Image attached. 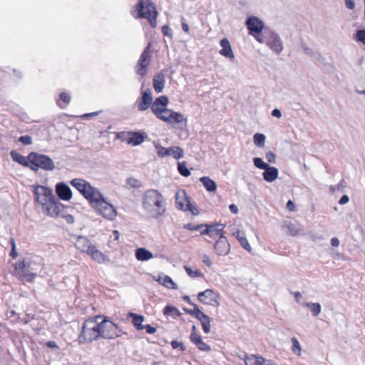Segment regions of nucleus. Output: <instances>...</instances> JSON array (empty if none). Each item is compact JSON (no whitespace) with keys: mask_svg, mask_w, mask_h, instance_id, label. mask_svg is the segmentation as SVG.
Instances as JSON below:
<instances>
[{"mask_svg":"<svg viewBox=\"0 0 365 365\" xmlns=\"http://www.w3.org/2000/svg\"><path fill=\"white\" fill-rule=\"evenodd\" d=\"M142 205L146 212L153 218L163 216L166 212L165 200L157 190H148L143 195Z\"/></svg>","mask_w":365,"mask_h":365,"instance_id":"f257e3e1","label":"nucleus"},{"mask_svg":"<svg viewBox=\"0 0 365 365\" xmlns=\"http://www.w3.org/2000/svg\"><path fill=\"white\" fill-rule=\"evenodd\" d=\"M96 213L105 220L113 221L118 215L116 207L108 202L99 191L89 202Z\"/></svg>","mask_w":365,"mask_h":365,"instance_id":"f03ea898","label":"nucleus"},{"mask_svg":"<svg viewBox=\"0 0 365 365\" xmlns=\"http://www.w3.org/2000/svg\"><path fill=\"white\" fill-rule=\"evenodd\" d=\"M101 316H96L84 322L81 334L79 336L80 341L91 342L98 340L101 337Z\"/></svg>","mask_w":365,"mask_h":365,"instance_id":"7ed1b4c3","label":"nucleus"},{"mask_svg":"<svg viewBox=\"0 0 365 365\" xmlns=\"http://www.w3.org/2000/svg\"><path fill=\"white\" fill-rule=\"evenodd\" d=\"M75 246L78 250L86 253L93 260L98 262H105L108 260V257L98 250L86 237H78L75 242Z\"/></svg>","mask_w":365,"mask_h":365,"instance_id":"20e7f679","label":"nucleus"},{"mask_svg":"<svg viewBox=\"0 0 365 365\" xmlns=\"http://www.w3.org/2000/svg\"><path fill=\"white\" fill-rule=\"evenodd\" d=\"M136 9L138 11L137 17L145 18L149 21L153 28L156 26L158 11L155 9V5L150 0H140L136 6Z\"/></svg>","mask_w":365,"mask_h":365,"instance_id":"39448f33","label":"nucleus"},{"mask_svg":"<svg viewBox=\"0 0 365 365\" xmlns=\"http://www.w3.org/2000/svg\"><path fill=\"white\" fill-rule=\"evenodd\" d=\"M28 160L30 163L31 169L34 171H37L39 168L51 171L55 168L52 159L45 155L31 153L28 155Z\"/></svg>","mask_w":365,"mask_h":365,"instance_id":"423d86ee","label":"nucleus"},{"mask_svg":"<svg viewBox=\"0 0 365 365\" xmlns=\"http://www.w3.org/2000/svg\"><path fill=\"white\" fill-rule=\"evenodd\" d=\"M261 43H266L273 51L279 54L283 49V45L279 36L272 31H264L262 35L256 36Z\"/></svg>","mask_w":365,"mask_h":365,"instance_id":"0eeeda50","label":"nucleus"},{"mask_svg":"<svg viewBox=\"0 0 365 365\" xmlns=\"http://www.w3.org/2000/svg\"><path fill=\"white\" fill-rule=\"evenodd\" d=\"M122 334V330L111 321L107 319L101 321V337L113 339L120 336Z\"/></svg>","mask_w":365,"mask_h":365,"instance_id":"6e6552de","label":"nucleus"},{"mask_svg":"<svg viewBox=\"0 0 365 365\" xmlns=\"http://www.w3.org/2000/svg\"><path fill=\"white\" fill-rule=\"evenodd\" d=\"M71 184L75 187L86 199L90 202L91 200L97 195L99 190L92 187L86 180L82 179H73L71 180Z\"/></svg>","mask_w":365,"mask_h":365,"instance_id":"1a4fd4ad","label":"nucleus"},{"mask_svg":"<svg viewBox=\"0 0 365 365\" xmlns=\"http://www.w3.org/2000/svg\"><path fill=\"white\" fill-rule=\"evenodd\" d=\"M150 43L146 46L143 52L141 53L138 63L135 66L136 73L141 76H145L148 72V68L151 61L152 51Z\"/></svg>","mask_w":365,"mask_h":365,"instance_id":"9d476101","label":"nucleus"},{"mask_svg":"<svg viewBox=\"0 0 365 365\" xmlns=\"http://www.w3.org/2000/svg\"><path fill=\"white\" fill-rule=\"evenodd\" d=\"M41 210L47 216L51 217H63V205L58 202L55 197L42 205Z\"/></svg>","mask_w":365,"mask_h":365,"instance_id":"9b49d317","label":"nucleus"},{"mask_svg":"<svg viewBox=\"0 0 365 365\" xmlns=\"http://www.w3.org/2000/svg\"><path fill=\"white\" fill-rule=\"evenodd\" d=\"M177 207L183 211H190L193 215H197V208L190 203L186 192L184 190L177 192L175 195Z\"/></svg>","mask_w":365,"mask_h":365,"instance_id":"f8f14e48","label":"nucleus"},{"mask_svg":"<svg viewBox=\"0 0 365 365\" xmlns=\"http://www.w3.org/2000/svg\"><path fill=\"white\" fill-rule=\"evenodd\" d=\"M34 193L36 201L41 206L54 197L52 189L41 185L34 186Z\"/></svg>","mask_w":365,"mask_h":365,"instance_id":"ddd939ff","label":"nucleus"},{"mask_svg":"<svg viewBox=\"0 0 365 365\" xmlns=\"http://www.w3.org/2000/svg\"><path fill=\"white\" fill-rule=\"evenodd\" d=\"M170 117V119L167 118V123L172 125L177 130H184L187 128V118L184 114L173 111Z\"/></svg>","mask_w":365,"mask_h":365,"instance_id":"4468645a","label":"nucleus"},{"mask_svg":"<svg viewBox=\"0 0 365 365\" xmlns=\"http://www.w3.org/2000/svg\"><path fill=\"white\" fill-rule=\"evenodd\" d=\"M198 299L203 304L213 307H219L218 295L212 289H206L198 294Z\"/></svg>","mask_w":365,"mask_h":365,"instance_id":"2eb2a0df","label":"nucleus"},{"mask_svg":"<svg viewBox=\"0 0 365 365\" xmlns=\"http://www.w3.org/2000/svg\"><path fill=\"white\" fill-rule=\"evenodd\" d=\"M169 103V99L165 96H160L155 98L151 105V110L156 118L167 108Z\"/></svg>","mask_w":365,"mask_h":365,"instance_id":"dca6fc26","label":"nucleus"},{"mask_svg":"<svg viewBox=\"0 0 365 365\" xmlns=\"http://www.w3.org/2000/svg\"><path fill=\"white\" fill-rule=\"evenodd\" d=\"M142 97L138 103V109L140 111L146 110L153 104V97L150 88L143 91Z\"/></svg>","mask_w":365,"mask_h":365,"instance_id":"f3484780","label":"nucleus"},{"mask_svg":"<svg viewBox=\"0 0 365 365\" xmlns=\"http://www.w3.org/2000/svg\"><path fill=\"white\" fill-rule=\"evenodd\" d=\"M56 192L60 199L68 201L72 197V191L64 182H58L56 185Z\"/></svg>","mask_w":365,"mask_h":365,"instance_id":"a211bd4d","label":"nucleus"},{"mask_svg":"<svg viewBox=\"0 0 365 365\" xmlns=\"http://www.w3.org/2000/svg\"><path fill=\"white\" fill-rule=\"evenodd\" d=\"M246 24L251 34L260 33L264 26L262 21L255 16L250 17L247 20Z\"/></svg>","mask_w":365,"mask_h":365,"instance_id":"6ab92c4d","label":"nucleus"},{"mask_svg":"<svg viewBox=\"0 0 365 365\" xmlns=\"http://www.w3.org/2000/svg\"><path fill=\"white\" fill-rule=\"evenodd\" d=\"M215 250L218 255L225 256L229 253L230 246L223 235H220L219 240L216 242Z\"/></svg>","mask_w":365,"mask_h":365,"instance_id":"aec40b11","label":"nucleus"},{"mask_svg":"<svg viewBox=\"0 0 365 365\" xmlns=\"http://www.w3.org/2000/svg\"><path fill=\"white\" fill-rule=\"evenodd\" d=\"M220 46L222 47L219 51L220 55L229 59H234L235 54L232 51L230 41L227 38H224L220 41Z\"/></svg>","mask_w":365,"mask_h":365,"instance_id":"412c9836","label":"nucleus"},{"mask_svg":"<svg viewBox=\"0 0 365 365\" xmlns=\"http://www.w3.org/2000/svg\"><path fill=\"white\" fill-rule=\"evenodd\" d=\"M155 281L169 289H176L177 284L168 275H153Z\"/></svg>","mask_w":365,"mask_h":365,"instance_id":"4be33fe9","label":"nucleus"},{"mask_svg":"<svg viewBox=\"0 0 365 365\" xmlns=\"http://www.w3.org/2000/svg\"><path fill=\"white\" fill-rule=\"evenodd\" d=\"M190 340L201 351H209L211 350L210 346H208L207 344H205L202 341V337L200 335H198L196 332H192L191 333V334H190Z\"/></svg>","mask_w":365,"mask_h":365,"instance_id":"5701e85b","label":"nucleus"},{"mask_svg":"<svg viewBox=\"0 0 365 365\" xmlns=\"http://www.w3.org/2000/svg\"><path fill=\"white\" fill-rule=\"evenodd\" d=\"M165 75L163 73H159L154 76L153 79V86L157 93L163 91L165 87Z\"/></svg>","mask_w":365,"mask_h":365,"instance_id":"b1692460","label":"nucleus"},{"mask_svg":"<svg viewBox=\"0 0 365 365\" xmlns=\"http://www.w3.org/2000/svg\"><path fill=\"white\" fill-rule=\"evenodd\" d=\"M205 227H206V228L200 231L201 235L208 234L211 237H213L214 235H222L221 232L224 226L222 224L212 226H207L205 225Z\"/></svg>","mask_w":365,"mask_h":365,"instance_id":"393cba45","label":"nucleus"},{"mask_svg":"<svg viewBox=\"0 0 365 365\" xmlns=\"http://www.w3.org/2000/svg\"><path fill=\"white\" fill-rule=\"evenodd\" d=\"M278 175V170L270 165H268V168H266L264 169V172L262 173L264 180L269 182H272L275 180L277 178Z\"/></svg>","mask_w":365,"mask_h":365,"instance_id":"a878e982","label":"nucleus"},{"mask_svg":"<svg viewBox=\"0 0 365 365\" xmlns=\"http://www.w3.org/2000/svg\"><path fill=\"white\" fill-rule=\"evenodd\" d=\"M233 236L238 240L242 247H244L249 252H251L252 247L250 245L242 231L240 230H237L235 232H233Z\"/></svg>","mask_w":365,"mask_h":365,"instance_id":"bb28decb","label":"nucleus"},{"mask_svg":"<svg viewBox=\"0 0 365 365\" xmlns=\"http://www.w3.org/2000/svg\"><path fill=\"white\" fill-rule=\"evenodd\" d=\"M301 306L307 308L313 317L318 316L322 311V307L319 303L303 302L301 303Z\"/></svg>","mask_w":365,"mask_h":365,"instance_id":"cd10ccee","label":"nucleus"},{"mask_svg":"<svg viewBox=\"0 0 365 365\" xmlns=\"http://www.w3.org/2000/svg\"><path fill=\"white\" fill-rule=\"evenodd\" d=\"M282 228L285 230L287 235L291 236H296L302 234V230L297 225L290 222H284L282 225Z\"/></svg>","mask_w":365,"mask_h":365,"instance_id":"c85d7f7f","label":"nucleus"},{"mask_svg":"<svg viewBox=\"0 0 365 365\" xmlns=\"http://www.w3.org/2000/svg\"><path fill=\"white\" fill-rule=\"evenodd\" d=\"M135 255L138 260L145 261L153 257V255L145 248H138L135 251Z\"/></svg>","mask_w":365,"mask_h":365,"instance_id":"c756f323","label":"nucleus"},{"mask_svg":"<svg viewBox=\"0 0 365 365\" xmlns=\"http://www.w3.org/2000/svg\"><path fill=\"white\" fill-rule=\"evenodd\" d=\"M128 316L132 319V322L136 329H144V325L142 324L143 322L144 321V317L143 315L130 312L129 313Z\"/></svg>","mask_w":365,"mask_h":365,"instance_id":"7c9ffc66","label":"nucleus"},{"mask_svg":"<svg viewBox=\"0 0 365 365\" xmlns=\"http://www.w3.org/2000/svg\"><path fill=\"white\" fill-rule=\"evenodd\" d=\"M200 181L202 183L207 191L210 192H215L217 190V185L214 180L209 177H202Z\"/></svg>","mask_w":365,"mask_h":365,"instance_id":"2f4dec72","label":"nucleus"},{"mask_svg":"<svg viewBox=\"0 0 365 365\" xmlns=\"http://www.w3.org/2000/svg\"><path fill=\"white\" fill-rule=\"evenodd\" d=\"M31 265V262L30 260L24 259L21 262L16 263L15 269L16 271H21L23 272H29L31 270L34 269L32 267L30 268Z\"/></svg>","mask_w":365,"mask_h":365,"instance_id":"473e14b6","label":"nucleus"},{"mask_svg":"<svg viewBox=\"0 0 365 365\" xmlns=\"http://www.w3.org/2000/svg\"><path fill=\"white\" fill-rule=\"evenodd\" d=\"M11 156L15 162H17L22 165L30 167V163L28 160V158H25L16 151L12 150L11 152Z\"/></svg>","mask_w":365,"mask_h":365,"instance_id":"72a5a7b5","label":"nucleus"},{"mask_svg":"<svg viewBox=\"0 0 365 365\" xmlns=\"http://www.w3.org/2000/svg\"><path fill=\"white\" fill-rule=\"evenodd\" d=\"M144 140L143 135L140 133H133L131 136L128 139V143L133 145H138L142 143Z\"/></svg>","mask_w":365,"mask_h":365,"instance_id":"f704fd0d","label":"nucleus"},{"mask_svg":"<svg viewBox=\"0 0 365 365\" xmlns=\"http://www.w3.org/2000/svg\"><path fill=\"white\" fill-rule=\"evenodd\" d=\"M263 361L264 358L255 355L247 356L245 359V363L246 365H262Z\"/></svg>","mask_w":365,"mask_h":365,"instance_id":"c9c22d12","label":"nucleus"},{"mask_svg":"<svg viewBox=\"0 0 365 365\" xmlns=\"http://www.w3.org/2000/svg\"><path fill=\"white\" fill-rule=\"evenodd\" d=\"M168 155L173 156L175 159H180L183 157V150L179 147L168 148Z\"/></svg>","mask_w":365,"mask_h":365,"instance_id":"e433bc0d","label":"nucleus"},{"mask_svg":"<svg viewBox=\"0 0 365 365\" xmlns=\"http://www.w3.org/2000/svg\"><path fill=\"white\" fill-rule=\"evenodd\" d=\"M266 137L262 133H255L253 137L255 145L258 148H264L265 144Z\"/></svg>","mask_w":365,"mask_h":365,"instance_id":"4c0bfd02","label":"nucleus"},{"mask_svg":"<svg viewBox=\"0 0 365 365\" xmlns=\"http://www.w3.org/2000/svg\"><path fill=\"white\" fill-rule=\"evenodd\" d=\"M291 342L292 344V351L294 354H297V356H301L302 354V347L301 345L297 340V339L293 337L291 339Z\"/></svg>","mask_w":365,"mask_h":365,"instance_id":"58836bf2","label":"nucleus"},{"mask_svg":"<svg viewBox=\"0 0 365 365\" xmlns=\"http://www.w3.org/2000/svg\"><path fill=\"white\" fill-rule=\"evenodd\" d=\"M201 322L202 329L205 333L207 334L210 331V317L206 315L205 318L200 319L199 320Z\"/></svg>","mask_w":365,"mask_h":365,"instance_id":"ea45409f","label":"nucleus"},{"mask_svg":"<svg viewBox=\"0 0 365 365\" xmlns=\"http://www.w3.org/2000/svg\"><path fill=\"white\" fill-rule=\"evenodd\" d=\"M178 169L179 173L184 177H187L190 175V170L186 167V163H178Z\"/></svg>","mask_w":365,"mask_h":365,"instance_id":"a19ab883","label":"nucleus"},{"mask_svg":"<svg viewBox=\"0 0 365 365\" xmlns=\"http://www.w3.org/2000/svg\"><path fill=\"white\" fill-rule=\"evenodd\" d=\"M174 110L171 109H168V108L165 109V111H163L161 114H160L157 118L161 120L163 122L167 123V118L170 119V116L171 115V113L173 114Z\"/></svg>","mask_w":365,"mask_h":365,"instance_id":"79ce46f5","label":"nucleus"},{"mask_svg":"<svg viewBox=\"0 0 365 365\" xmlns=\"http://www.w3.org/2000/svg\"><path fill=\"white\" fill-rule=\"evenodd\" d=\"M191 314L195 316L198 320H200L202 318H205L206 316L202 312H201L197 305H194V308L192 310L189 312Z\"/></svg>","mask_w":365,"mask_h":365,"instance_id":"37998d69","label":"nucleus"},{"mask_svg":"<svg viewBox=\"0 0 365 365\" xmlns=\"http://www.w3.org/2000/svg\"><path fill=\"white\" fill-rule=\"evenodd\" d=\"M253 163L255 167L264 170L266 168H268V164L265 163L262 158H255L253 159Z\"/></svg>","mask_w":365,"mask_h":365,"instance_id":"c03bdc74","label":"nucleus"},{"mask_svg":"<svg viewBox=\"0 0 365 365\" xmlns=\"http://www.w3.org/2000/svg\"><path fill=\"white\" fill-rule=\"evenodd\" d=\"M155 148H156L157 153H158L159 157L164 158L165 156H168V148H165L162 147L160 145H156Z\"/></svg>","mask_w":365,"mask_h":365,"instance_id":"a18cd8bd","label":"nucleus"},{"mask_svg":"<svg viewBox=\"0 0 365 365\" xmlns=\"http://www.w3.org/2000/svg\"><path fill=\"white\" fill-rule=\"evenodd\" d=\"M205 227L204 225H193L192 223H188L184 225V228L189 230H199L202 231L201 229Z\"/></svg>","mask_w":365,"mask_h":365,"instance_id":"49530a36","label":"nucleus"},{"mask_svg":"<svg viewBox=\"0 0 365 365\" xmlns=\"http://www.w3.org/2000/svg\"><path fill=\"white\" fill-rule=\"evenodd\" d=\"M356 38L357 41L362 42L365 44V30H359L357 31Z\"/></svg>","mask_w":365,"mask_h":365,"instance_id":"de8ad7c7","label":"nucleus"},{"mask_svg":"<svg viewBox=\"0 0 365 365\" xmlns=\"http://www.w3.org/2000/svg\"><path fill=\"white\" fill-rule=\"evenodd\" d=\"M19 140L24 145H31L32 143V138L29 135H24L19 138Z\"/></svg>","mask_w":365,"mask_h":365,"instance_id":"09e8293b","label":"nucleus"},{"mask_svg":"<svg viewBox=\"0 0 365 365\" xmlns=\"http://www.w3.org/2000/svg\"><path fill=\"white\" fill-rule=\"evenodd\" d=\"M177 311V309L174 307L171 306H166L163 309V313L165 315H170L173 314L174 312Z\"/></svg>","mask_w":365,"mask_h":365,"instance_id":"8fccbe9b","label":"nucleus"},{"mask_svg":"<svg viewBox=\"0 0 365 365\" xmlns=\"http://www.w3.org/2000/svg\"><path fill=\"white\" fill-rule=\"evenodd\" d=\"M11 251L10 255L13 258H16L18 256V253L16 251V244H15V241L14 239H11Z\"/></svg>","mask_w":365,"mask_h":365,"instance_id":"3c124183","label":"nucleus"},{"mask_svg":"<svg viewBox=\"0 0 365 365\" xmlns=\"http://www.w3.org/2000/svg\"><path fill=\"white\" fill-rule=\"evenodd\" d=\"M275 158H276V156H275V154L272 152V151H269L268 153H267L266 154V159L268 162L269 163H274L275 162Z\"/></svg>","mask_w":365,"mask_h":365,"instance_id":"603ef678","label":"nucleus"},{"mask_svg":"<svg viewBox=\"0 0 365 365\" xmlns=\"http://www.w3.org/2000/svg\"><path fill=\"white\" fill-rule=\"evenodd\" d=\"M60 99L65 102V103H69L70 102V100H71V98H70V96L66 93H62L60 94Z\"/></svg>","mask_w":365,"mask_h":365,"instance_id":"864d4df0","label":"nucleus"},{"mask_svg":"<svg viewBox=\"0 0 365 365\" xmlns=\"http://www.w3.org/2000/svg\"><path fill=\"white\" fill-rule=\"evenodd\" d=\"M144 329H145L146 332L150 334H155L156 332V329L153 327H151L149 324L144 325Z\"/></svg>","mask_w":365,"mask_h":365,"instance_id":"5fc2aeb1","label":"nucleus"},{"mask_svg":"<svg viewBox=\"0 0 365 365\" xmlns=\"http://www.w3.org/2000/svg\"><path fill=\"white\" fill-rule=\"evenodd\" d=\"M171 345H172V347H173V349H177V348H178V347H180V349H181L182 350H184V349H185V347H184L183 344H182V343H181V342H178V341H173L171 342Z\"/></svg>","mask_w":365,"mask_h":365,"instance_id":"6e6d98bb","label":"nucleus"},{"mask_svg":"<svg viewBox=\"0 0 365 365\" xmlns=\"http://www.w3.org/2000/svg\"><path fill=\"white\" fill-rule=\"evenodd\" d=\"M346 187V183L344 180H341L339 184L336 185V190L339 191H343L344 189Z\"/></svg>","mask_w":365,"mask_h":365,"instance_id":"4d7b16f0","label":"nucleus"},{"mask_svg":"<svg viewBox=\"0 0 365 365\" xmlns=\"http://www.w3.org/2000/svg\"><path fill=\"white\" fill-rule=\"evenodd\" d=\"M344 1H345L346 6L349 9H354V7H355V4H354V0H344Z\"/></svg>","mask_w":365,"mask_h":365,"instance_id":"13d9d810","label":"nucleus"},{"mask_svg":"<svg viewBox=\"0 0 365 365\" xmlns=\"http://www.w3.org/2000/svg\"><path fill=\"white\" fill-rule=\"evenodd\" d=\"M272 115L280 118L282 117V113L279 109L275 108L272 111Z\"/></svg>","mask_w":365,"mask_h":365,"instance_id":"bf43d9fd","label":"nucleus"},{"mask_svg":"<svg viewBox=\"0 0 365 365\" xmlns=\"http://www.w3.org/2000/svg\"><path fill=\"white\" fill-rule=\"evenodd\" d=\"M349 201V197L347 196V195H343L339 201V203L340 205H345Z\"/></svg>","mask_w":365,"mask_h":365,"instance_id":"052dcab7","label":"nucleus"},{"mask_svg":"<svg viewBox=\"0 0 365 365\" xmlns=\"http://www.w3.org/2000/svg\"><path fill=\"white\" fill-rule=\"evenodd\" d=\"M202 262L207 264L208 267H210L211 266V260L209 258V257L207 255H205L203 256V259H202Z\"/></svg>","mask_w":365,"mask_h":365,"instance_id":"680f3d73","label":"nucleus"},{"mask_svg":"<svg viewBox=\"0 0 365 365\" xmlns=\"http://www.w3.org/2000/svg\"><path fill=\"white\" fill-rule=\"evenodd\" d=\"M294 295L295 297L296 301L301 304L302 302H301V299L302 298V295L300 292H296L294 293Z\"/></svg>","mask_w":365,"mask_h":365,"instance_id":"e2e57ef3","label":"nucleus"},{"mask_svg":"<svg viewBox=\"0 0 365 365\" xmlns=\"http://www.w3.org/2000/svg\"><path fill=\"white\" fill-rule=\"evenodd\" d=\"M287 208L290 211H294L295 206L292 200H289L287 203Z\"/></svg>","mask_w":365,"mask_h":365,"instance_id":"0e129e2a","label":"nucleus"},{"mask_svg":"<svg viewBox=\"0 0 365 365\" xmlns=\"http://www.w3.org/2000/svg\"><path fill=\"white\" fill-rule=\"evenodd\" d=\"M305 53H307L309 56H313L316 53L310 48L304 47V48Z\"/></svg>","mask_w":365,"mask_h":365,"instance_id":"69168bd1","label":"nucleus"},{"mask_svg":"<svg viewBox=\"0 0 365 365\" xmlns=\"http://www.w3.org/2000/svg\"><path fill=\"white\" fill-rule=\"evenodd\" d=\"M331 245L333 247H338L339 245V239L336 238V237L331 238Z\"/></svg>","mask_w":365,"mask_h":365,"instance_id":"338daca9","label":"nucleus"},{"mask_svg":"<svg viewBox=\"0 0 365 365\" xmlns=\"http://www.w3.org/2000/svg\"><path fill=\"white\" fill-rule=\"evenodd\" d=\"M229 209L234 214H237L239 211L237 205H235L234 204L230 205L229 207Z\"/></svg>","mask_w":365,"mask_h":365,"instance_id":"774afa93","label":"nucleus"}]
</instances>
